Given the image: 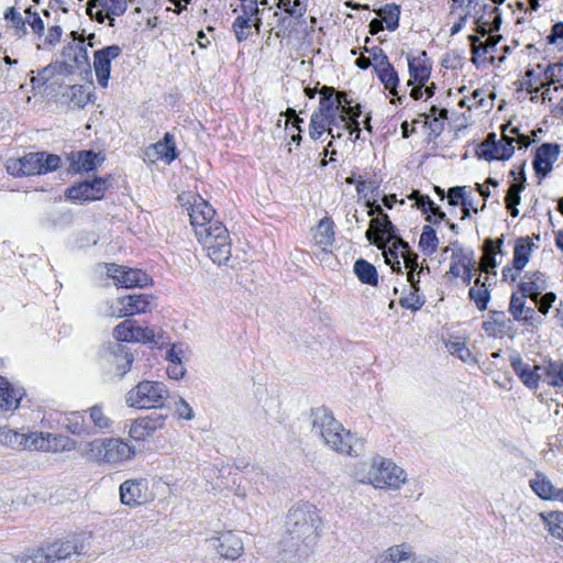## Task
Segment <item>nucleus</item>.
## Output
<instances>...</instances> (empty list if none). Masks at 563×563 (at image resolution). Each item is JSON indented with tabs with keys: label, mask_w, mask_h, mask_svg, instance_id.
I'll return each instance as SVG.
<instances>
[{
	"label": "nucleus",
	"mask_w": 563,
	"mask_h": 563,
	"mask_svg": "<svg viewBox=\"0 0 563 563\" xmlns=\"http://www.w3.org/2000/svg\"><path fill=\"white\" fill-rule=\"evenodd\" d=\"M71 169L77 173L90 172L103 161L98 154L91 151H80L70 156Z\"/></svg>",
	"instance_id": "nucleus-34"
},
{
	"label": "nucleus",
	"mask_w": 563,
	"mask_h": 563,
	"mask_svg": "<svg viewBox=\"0 0 563 563\" xmlns=\"http://www.w3.org/2000/svg\"><path fill=\"white\" fill-rule=\"evenodd\" d=\"M167 416L154 415L134 420L129 430L131 439L143 442L153 437L154 433L164 428Z\"/></svg>",
	"instance_id": "nucleus-21"
},
{
	"label": "nucleus",
	"mask_w": 563,
	"mask_h": 563,
	"mask_svg": "<svg viewBox=\"0 0 563 563\" xmlns=\"http://www.w3.org/2000/svg\"><path fill=\"white\" fill-rule=\"evenodd\" d=\"M120 501L128 507H139L152 503L156 495L145 478L124 481L119 487Z\"/></svg>",
	"instance_id": "nucleus-9"
},
{
	"label": "nucleus",
	"mask_w": 563,
	"mask_h": 563,
	"mask_svg": "<svg viewBox=\"0 0 563 563\" xmlns=\"http://www.w3.org/2000/svg\"><path fill=\"white\" fill-rule=\"evenodd\" d=\"M501 244L503 239L486 240L484 244V255L481 260L479 269L487 274L490 273V269H494L497 266L496 254L501 253Z\"/></svg>",
	"instance_id": "nucleus-37"
},
{
	"label": "nucleus",
	"mask_w": 563,
	"mask_h": 563,
	"mask_svg": "<svg viewBox=\"0 0 563 563\" xmlns=\"http://www.w3.org/2000/svg\"><path fill=\"white\" fill-rule=\"evenodd\" d=\"M209 230L198 233V242L207 256L217 265H228L232 254V241L228 229L222 223H214Z\"/></svg>",
	"instance_id": "nucleus-5"
},
{
	"label": "nucleus",
	"mask_w": 563,
	"mask_h": 563,
	"mask_svg": "<svg viewBox=\"0 0 563 563\" xmlns=\"http://www.w3.org/2000/svg\"><path fill=\"white\" fill-rule=\"evenodd\" d=\"M24 395L22 387L14 386L5 377L0 376V410H16Z\"/></svg>",
	"instance_id": "nucleus-27"
},
{
	"label": "nucleus",
	"mask_w": 563,
	"mask_h": 563,
	"mask_svg": "<svg viewBox=\"0 0 563 563\" xmlns=\"http://www.w3.org/2000/svg\"><path fill=\"white\" fill-rule=\"evenodd\" d=\"M151 298L146 295H129L118 298L110 307L114 318L131 317L151 310Z\"/></svg>",
	"instance_id": "nucleus-15"
},
{
	"label": "nucleus",
	"mask_w": 563,
	"mask_h": 563,
	"mask_svg": "<svg viewBox=\"0 0 563 563\" xmlns=\"http://www.w3.org/2000/svg\"><path fill=\"white\" fill-rule=\"evenodd\" d=\"M25 450L47 452V432H32L26 434Z\"/></svg>",
	"instance_id": "nucleus-57"
},
{
	"label": "nucleus",
	"mask_w": 563,
	"mask_h": 563,
	"mask_svg": "<svg viewBox=\"0 0 563 563\" xmlns=\"http://www.w3.org/2000/svg\"><path fill=\"white\" fill-rule=\"evenodd\" d=\"M369 216L377 213L378 216L371 220V224L368 230L366 231L367 240L382 247L383 242H394L396 239H400L396 234V229L394 224L390 222L387 214L383 212V209L379 205H373Z\"/></svg>",
	"instance_id": "nucleus-12"
},
{
	"label": "nucleus",
	"mask_w": 563,
	"mask_h": 563,
	"mask_svg": "<svg viewBox=\"0 0 563 563\" xmlns=\"http://www.w3.org/2000/svg\"><path fill=\"white\" fill-rule=\"evenodd\" d=\"M321 99L319 110L313 112L310 119L309 124V136L312 140H319L324 132L334 139L341 137V133H334L333 128L331 126L334 120L332 115L333 110V101L332 95H334V89L330 87H323L321 90Z\"/></svg>",
	"instance_id": "nucleus-7"
},
{
	"label": "nucleus",
	"mask_w": 563,
	"mask_h": 563,
	"mask_svg": "<svg viewBox=\"0 0 563 563\" xmlns=\"http://www.w3.org/2000/svg\"><path fill=\"white\" fill-rule=\"evenodd\" d=\"M187 196V203H189L188 216L196 238H198L200 231H208L209 227H214V223H221L214 220L216 211L207 200L198 195L189 194Z\"/></svg>",
	"instance_id": "nucleus-11"
},
{
	"label": "nucleus",
	"mask_w": 563,
	"mask_h": 563,
	"mask_svg": "<svg viewBox=\"0 0 563 563\" xmlns=\"http://www.w3.org/2000/svg\"><path fill=\"white\" fill-rule=\"evenodd\" d=\"M377 15L380 16V20L386 23V27L390 31H394L398 27L399 7L396 4H386L376 11Z\"/></svg>",
	"instance_id": "nucleus-50"
},
{
	"label": "nucleus",
	"mask_w": 563,
	"mask_h": 563,
	"mask_svg": "<svg viewBox=\"0 0 563 563\" xmlns=\"http://www.w3.org/2000/svg\"><path fill=\"white\" fill-rule=\"evenodd\" d=\"M211 541L219 555L227 560H236L244 551L242 539L233 531L221 532Z\"/></svg>",
	"instance_id": "nucleus-22"
},
{
	"label": "nucleus",
	"mask_w": 563,
	"mask_h": 563,
	"mask_svg": "<svg viewBox=\"0 0 563 563\" xmlns=\"http://www.w3.org/2000/svg\"><path fill=\"white\" fill-rule=\"evenodd\" d=\"M107 449L108 438H97L84 442L79 451L81 457L85 460L91 463L106 464V456L108 455Z\"/></svg>",
	"instance_id": "nucleus-29"
},
{
	"label": "nucleus",
	"mask_w": 563,
	"mask_h": 563,
	"mask_svg": "<svg viewBox=\"0 0 563 563\" xmlns=\"http://www.w3.org/2000/svg\"><path fill=\"white\" fill-rule=\"evenodd\" d=\"M106 464L120 466L130 462L136 454L135 446L121 438H108Z\"/></svg>",
	"instance_id": "nucleus-23"
},
{
	"label": "nucleus",
	"mask_w": 563,
	"mask_h": 563,
	"mask_svg": "<svg viewBox=\"0 0 563 563\" xmlns=\"http://www.w3.org/2000/svg\"><path fill=\"white\" fill-rule=\"evenodd\" d=\"M510 365L523 385L529 388H537L539 386L541 382V371L538 369L539 365H530L523 362L519 354L510 356Z\"/></svg>",
	"instance_id": "nucleus-24"
},
{
	"label": "nucleus",
	"mask_w": 563,
	"mask_h": 563,
	"mask_svg": "<svg viewBox=\"0 0 563 563\" xmlns=\"http://www.w3.org/2000/svg\"><path fill=\"white\" fill-rule=\"evenodd\" d=\"M376 73L385 88L388 89L391 95L398 96L397 84L399 79L393 65L389 63L388 65L377 68Z\"/></svg>",
	"instance_id": "nucleus-48"
},
{
	"label": "nucleus",
	"mask_w": 563,
	"mask_h": 563,
	"mask_svg": "<svg viewBox=\"0 0 563 563\" xmlns=\"http://www.w3.org/2000/svg\"><path fill=\"white\" fill-rule=\"evenodd\" d=\"M106 268L108 277H110L114 285L119 287H143L150 282L148 275L140 269L119 266L115 264H108L106 265Z\"/></svg>",
	"instance_id": "nucleus-16"
},
{
	"label": "nucleus",
	"mask_w": 563,
	"mask_h": 563,
	"mask_svg": "<svg viewBox=\"0 0 563 563\" xmlns=\"http://www.w3.org/2000/svg\"><path fill=\"white\" fill-rule=\"evenodd\" d=\"M122 48L119 45H110L93 53V69L97 81L102 87L108 86L111 73V60L119 57Z\"/></svg>",
	"instance_id": "nucleus-18"
},
{
	"label": "nucleus",
	"mask_w": 563,
	"mask_h": 563,
	"mask_svg": "<svg viewBox=\"0 0 563 563\" xmlns=\"http://www.w3.org/2000/svg\"><path fill=\"white\" fill-rule=\"evenodd\" d=\"M408 67L410 79L408 85L418 82L424 85L430 77V66L427 64L426 52H420L417 56H408Z\"/></svg>",
	"instance_id": "nucleus-31"
},
{
	"label": "nucleus",
	"mask_w": 563,
	"mask_h": 563,
	"mask_svg": "<svg viewBox=\"0 0 563 563\" xmlns=\"http://www.w3.org/2000/svg\"><path fill=\"white\" fill-rule=\"evenodd\" d=\"M63 426L68 432L75 435L90 433V428L86 422L85 415L78 411L66 415Z\"/></svg>",
	"instance_id": "nucleus-43"
},
{
	"label": "nucleus",
	"mask_w": 563,
	"mask_h": 563,
	"mask_svg": "<svg viewBox=\"0 0 563 563\" xmlns=\"http://www.w3.org/2000/svg\"><path fill=\"white\" fill-rule=\"evenodd\" d=\"M399 303L402 308L417 311L424 305V298L419 294V288H411L410 292L402 297Z\"/></svg>",
	"instance_id": "nucleus-56"
},
{
	"label": "nucleus",
	"mask_w": 563,
	"mask_h": 563,
	"mask_svg": "<svg viewBox=\"0 0 563 563\" xmlns=\"http://www.w3.org/2000/svg\"><path fill=\"white\" fill-rule=\"evenodd\" d=\"M145 156L151 162L158 159L165 161L168 164L173 162L177 157L174 136L170 133H166L162 141L152 144L145 150Z\"/></svg>",
	"instance_id": "nucleus-26"
},
{
	"label": "nucleus",
	"mask_w": 563,
	"mask_h": 563,
	"mask_svg": "<svg viewBox=\"0 0 563 563\" xmlns=\"http://www.w3.org/2000/svg\"><path fill=\"white\" fill-rule=\"evenodd\" d=\"M547 40L549 44H554L561 49L563 48V22L553 24Z\"/></svg>",
	"instance_id": "nucleus-64"
},
{
	"label": "nucleus",
	"mask_w": 563,
	"mask_h": 563,
	"mask_svg": "<svg viewBox=\"0 0 563 563\" xmlns=\"http://www.w3.org/2000/svg\"><path fill=\"white\" fill-rule=\"evenodd\" d=\"M174 415L178 419L190 421L195 418V412L191 406L183 398L179 397L174 402Z\"/></svg>",
	"instance_id": "nucleus-60"
},
{
	"label": "nucleus",
	"mask_w": 563,
	"mask_h": 563,
	"mask_svg": "<svg viewBox=\"0 0 563 563\" xmlns=\"http://www.w3.org/2000/svg\"><path fill=\"white\" fill-rule=\"evenodd\" d=\"M332 101H333L332 115L334 117L335 112L339 111L340 109H342L341 114H340V120L343 122L344 128L351 129L352 124H354V129L351 130V133H353V131H356L357 133H360L358 123L356 121L351 123V122L346 121V117H345V115L358 117L361 114L360 106L357 104L354 110V108L351 106V101L347 99V95L345 92H338L335 98L332 97Z\"/></svg>",
	"instance_id": "nucleus-30"
},
{
	"label": "nucleus",
	"mask_w": 563,
	"mask_h": 563,
	"mask_svg": "<svg viewBox=\"0 0 563 563\" xmlns=\"http://www.w3.org/2000/svg\"><path fill=\"white\" fill-rule=\"evenodd\" d=\"M527 298H529V296L520 291L512 294L509 303V312L516 320L532 324L536 311L534 307L526 305Z\"/></svg>",
	"instance_id": "nucleus-32"
},
{
	"label": "nucleus",
	"mask_w": 563,
	"mask_h": 563,
	"mask_svg": "<svg viewBox=\"0 0 563 563\" xmlns=\"http://www.w3.org/2000/svg\"><path fill=\"white\" fill-rule=\"evenodd\" d=\"M439 245L435 231L430 225H424L419 240V247L427 255L433 254Z\"/></svg>",
	"instance_id": "nucleus-49"
},
{
	"label": "nucleus",
	"mask_w": 563,
	"mask_h": 563,
	"mask_svg": "<svg viewBox=\"0 0 563 563\" xmlns=\"http://www.w3.org/2000/svg\"><path fill=\"white\" fill-rule=\"evenodd\" d=\"M556 71H561V65H549L544 70V81L541 84L540 87L534 88V92H538L541 88L542 90V100H552V90L551 86H554V90L558 91L559 89H563V84L556 85Z\"/></svg>",
	"instance_id": "nucleus-40"
},
{
	"label": "nucleus",
	"mask_w": 563,
	"mask_h": 563,
	"mask_svg": "<svg viewBox=\"0 0 563 563\" xmlns=\"http://www.w3.org/2000/svg\"><path fill=\"white\" fill-rule=\"evenodd\" d=\"M354 477L358 483L376 489L398 490L406 483L407 473L391 460L377 455L358 464Z\"/></svg>",
	"instance_id": "nucleus-2"
},
{
	"label": "nucleus",
	"mask_w": 563,
	"mask_h": 563,
	"mask_svg": "<svg viewBox=\"0 0 563 563\" xmlns=\"http://www.w3.org/2000/svg\"><path fill=\"white\" fill-rule=\"evenodd\" d=\"M321 519L318 509L310 504L294 506L287 514L286 532L296 545L306 548L314 543Z\"/></svg>",
	"instance_id": "nucleus-3"
},
{
	"label": "nucleus",
	"mask_w": 563,
	"mask_h": 563,
	"mask_svg": "<svg viewBox=\"0 0 563 563\" xmlns=\"http://www.w3.org/2000/svg\"><path fill=\"white\" fill-rule=\"evenodd\" d=\"M515 143L528 147L531 140L529 136L520 134L518 128L504 126L501 140L493 142L489 148L484 151V155L489 159H508L514 154ZM484 146H488V144H484Z\"/></svg>",
	"instance_id": "nucleus-8"
},
{
	"label": "nucleus",
	"mask_w": 563,
	"mask_h": 563,
	"mask_svg": "<svg viewBox=\"0 0 563 563\" xmlns=\"http://www.w3.org/2000/svg\"><path fill=\"white\" fill-rule=\"evenodd\" d=\"M541 371V380L550 386L563 385V363L549 362L538 366Z\"/></svg>",
	"instance_id": "nucleus-38"
},
{
	"label": "nucleus",
	"mask_w": 563,
	"mask_h": 563,
	"mask_svg": "<svg viewBox=\"0 0 563 563\" xmlns=\"http://www.w3.org/2000/svg\"><path fill=\"white\" fill-rule=\"evenodd\" d=\"M56 74V67L48 65L44 67L42 70L37 73V75H33L31 77V84L33 88H38L44 86L47 81H49Z\"/></svg>",
	"instance_id": "nucleus-61"
},
{
	"label": "nucleus",
	"mask_w": 563,
	"mask_h": 563,
	"mask_svg": "<svg viewBox=\"0 0 563 563\" xmlns=\"http://www.w3.org/2000/svg\"><path fill=\"white\" fill-rule=\"evenodd\" d=\"M4 20L9 23V26L14 30L16 35L25 33L26 18H24L13 7L5 10Z\"/></svg>",
	"instance_id": "nucleus-52"
},
{
	"label": "nucleus",
	"mask_w": 563,
	"mask_h": 563,
	"mask_svg": "<svg viewBox=\"0 0 563 563\" xmlns=\"http://www.w3.org/2000/svg\"><path fill=\"white\" fill-rule=\"evenodd\" d=\"M89 413L90 421L95 426V428L99 430L109 429L112 424L111 419L104 413L103 408L101 406H92L87 410Z\"/></svg>",
	"instance_id": "nucleus-53"
},
{
	"label": "nucleus",
	"mask_w": 563,
	"mask_h": 563,
	"mask_svg": "<svg viewBox=\"0 0 563 563\" xmlns=\"http://www.w3.org/2000/svg\"><path fill=\"white\" fill-rule=\"evenodd\" d=\"M448 351L459 357L464 363H476L471 350L466 346L465 341L461 338L451 339L446 343Z\"/></svg>",
	"instance_id": "nucleus-47"
},
{
	"label": "nucleus",
	"mask_w": 563,
	"mask_h": 563,
	"mask_svg": "<svg viewBox=\"0 0 563 563\" xmlns=\"http://www.w3.org/2000/svg\"><path fill=\"white\" fill-rule=\"evenodd\" d=\"M1 441L11 448L25 450L27 439L25 433L4 430L1 432Z\"/></svg>",
	"instance_id": "nucleus-54"
},
{
	"label": "nucleus",
	"mask_w": 563,
	"mask_h": 563,
	"mask_svg": "<svg viewBox=\"0 0 563 563\" xmlns=\"http://www.w3.org/2000/svg\"><path fill=\"white\" fill-rule=\"evenodd\" d=\"M488 279V276L485 277V280H482L481 276H478L468 292L470 298L474 301L479 311L487 309V303L490 299Z\"/></svg>",
	"instance_id": "nucleus-35"
},
{
	"label": "nucleus",
	"mask_w": 563,
	"mask_h": 563,
	"mask_svg": "<svg viewBox=\"0 0 563 563\" xmlns=\"http://www.w3.org/2000/svg\"><path fill=\"white\" fill-rule=\"evenodd\" d=\"M533 243L530 238H520L516 241L512 263L517 268H523L529 262Z\"/></svg>",
	"instance_id": "nucleus-44"
},
{
	"label": "nucleus",
	"mask_w": 563,
	"mask_h": 563,
	"mask_svg": "<svg viewBox=\"0 0 563 563\" xmlns=\"http://www.w3.org/2000/svg\"><path fill=\"white\" fill-rule=\"evenodd\" d=\"M354 273L363 284L376 286L378 283V275L375 266L365 260H357L355 262Z\"/></svg>",
	"instance_id": "nucleus-45"
},
{
	"label": "nucleus",
	"mask_w": 563,
	"mask_h": 563,
	"mask_svg": "<svg viewBox=\"0 0 563 563\" xmlns=\"http://www.w3.org/2000/svg\"><path fill=\"white\" fill-rule=\"evenodd\" d=\"M47 452L51 453L70 452L78 449V442L64 434L47 432Z\"/></svg>",
	"instance_id": "nucleus-42"
},
{
	"label": "nucleus",
	"mask_w": 563,
	"mask_h": 563,
	"mask_svg": "<svg viewBox=\"0 0 563 563\" xmlns=\"http://www.w3.org/2000/svg\"><path fill=\"white\" fill-rule=\"evenodd\" d=\"M169 396L163 382L144 379L128 390L124 400L128 407L137 410L163 409Z\"/></svg>",
	"instance_id": "nucleus-4"
},
{
	"label": "nucleus",
	"mask_w": 563,
	"mask_h": 563,
	"mask_svg": "<svg viewBox=\"0 0 563 563\" xmlns=\"http://www.w3.org/2000/svg\"><path fill=\"white\" fill-rule=\"evenodd\" d=\"M547 288L544 275L540 272H529L519 284V291L529 298H537Z\"/></svg>",
	"instance_id": "nucleus-33"
},
{
	"label": "nucleus",
	"mask_w": 563,
	"mask_h": 563,
	"mask_svg": "<svg viewBox=\"0 0 563 563\" xmlns=\"http://www.w3.org/2000/svg\"><path fill=\"white\" fill-rule=\"evenodd\" d=\"M108 190L106 178H96L92 181H84L66 190L68 199L74 201H90L101 199Z\"/></svg>",
	"instance_id": "nucleus-19"
},
{
	"label": "nucleus",
	"mask_w": 563,
	"mask_h": 563,
	"mask_svg": "<svg viewBox=\"0 0 563 563\" xmlns=\"http://www.w3.org/2000/svg\"><path fill=\"white\" fill-rule=\"evenodd\" d=\"M478 2L482 9L474 18V31L482 36L497 32L501 25V14L498 7L485 0H478Z\"/></svg>",
	"instance_id": "nucleus-17"
},
{
	"label": "nucleus",
	"mask_w": 563,
	"mask_h": 563,
	"mask_svg": "<svg viewBox=\"0 0 563 563\" xmlns=\"http://www.w3.org/2000/svg\"><path fill=\"white\" fill-rule=\"evenodd\" d=\"M334 235V222L328 217L319 221L313 232L316 244L322 249H327L333 244Z\"/></svg>",
	"instance_id": "nucleus-36"
},
{
	"label": "nucleus",
	"mask_w": 563,
	"mask_h": 563,
	"mask_svg": "<svg viewBox=\"0 0 563 563\" xmlns=\"http://www.w3.org/2000/svg\"><path fill=\"white\" fill-rule=\"evenodd\" d=\"M529 487L540 499L547 501H555L561 488L554 485L551 478L542 472H537L529 479Z\"/></svg>",
	"instance_id": "nucleus-28"
},
{
	"label": "nucleus",
	"mask_w": 563,
	"mask_h": 563,
	"mask_svg": "<svg viewBox=\"0 0 563 563\" xmlns=\"http://www.w3.org/2000/svg\"><path fill=\"white\" fill-rule=\"evenodd\" d=\"M310 417L312 432L328 449L350 456H358L363 453L364 440L345 429L329 409L324 407L312 409Z\"/></svg>",
	"instance_id": "nucleus-1"
},
{
	"label": "nucleus",
	"mask_w": 563,
	"mask_h": 563,
	"mask_svg": "<svg viewBox=\"0 0 563 563\" xmlns=\"http://www.w3.org/2000/svg\"><path fill=\"white\" fill-rule=\"evenodd\" d=\"M261 24L262 21L260 18H255L253 20L250 19V16L239 15L232 24L236 41L241 43L247 40L251 35L252 26H254L255 30L260 32Z\"/></svg>",
	"instance_id": "nucleus-39"
},
{
	"label": "nucleus",
	"mask_w": 563,
	"mask_h": 563,
	"mask_svg": "<svg viewBox=\"0 0 563 563\" xmlns=\"http://www.w3.org/2000/svg\"><path fill=\"white\" fill-rule=\"evenodd\" d=\"M59 165V156L45 152L29 153L22 157L9 158L5 163L8 173L14 177L46 174L56 170Z\"/></svg>",
	"instance_id": "nucleus-6"
},
{
	"label": "nucleus",
	"mask_w": 563,
	"mask_h": 563,
	"mask_svg": "<svg viewBox=\"0 0 563 563\" xmlns=\"http://www.w3.org/2000/svg\"><path fill=\"white\" fill-rule=\"evenodd\" d=\"M539 518L544 525L548 532L558 539L563 540V512L562 511H549L540 512Z\"/></svg>",
	"instance_id": "nucleus-41"
},
{
	"label": "nucleus",
	"mask_w": 563,
	"mask_h": 563,
	"mask_svg": "<svg viewBox=\"0 0 563 563\" xmlns=\"http://www.w3.org/2000/svg\"><path fill=\"white\" fill-rule=\"evenodd\" d=\"M482 9L478 0H450L446 19L451 22L450 36L459 34L468 20L476 16Z\"/></svg>",
	"instance_id": "nucleus-13"
},
{
	"label": "nucleus",
	"mask_w": 563,
	"mask_h": 563,
	"mask_svg": "<svg viewBox=\"0 0 563 563\" xmlns=\"http://www.w3.org/2000/svg\"><path fill=\"white\" fill-rule=\"evenodd\" d=\"M560 154L559 145L544 143L536 153L533 159V167L537 175L542 177L547 176L552 170V165L558 159Z\"/></svg>",
	"instance_id": "nucleus-25"
},
{
	"label": "nucleus",
	"mask_w": 563,
	"mask_h": 563,
	"mask_svg": "<svg viewBox=\"0 0 563 563\" xmlns=\"http://www.w3.org/2000/svg\"><path fill=\"white\" fill-rule=\"evenodd\" d=\"M71 102L78 108H84L90 100V93L82 86L71 87Z\"/></svg>",
	"instance_id": "nucleus-63"
},
{
	"label": "nucleus",
	"mask_w": 563,
	"mask_h": 563,
	"mask_svg": "<svg viewBox=\"0 0 563 563\" xmlns=\"http://www.w3.org/2000/svg\"><path fill=\"white\" fill-rule=\"evenodd\" d=\"M393 243L395 249H399L405 267L411 271L417 269L418 255L410 250L409 244L402 239H396Z\"/></svg>",
	"instance_id": "nucleus-51"
},
{
	"label": "nucleus",
	"mask_w": 563,
	"mask_h": 563,
	"mask_svg": "<svg viewBox=\"0 0 563 563\" xmlns=\"http://www.w3.org/2000/svg\"><path fill=\"white\" fill-rule=\"evenodd\" d=\"M89 536L73 534L46 544L52 563L69 559L73 554L82 555L89 548Z\"/></svg>",
	"instance_id": "nucleus-10"
},
{
	"label": "nucleus",
	"mask_w": 563,
	"mask_h": 563,
	"mask_svg": "<svg viewBox=\"0 0 563 563\" xmlns=\"http://www.w3.org/2000/svg\"><path fill=\"white\" fill-rule=\"evenodd\" d=\"M555 299L556 295L554 292H547L542 297L538 296L537 298H531L534 302L533 307H537L542 314H547L549 312Z\"/></svg>",
	"instance_id": "nucleus-62"
},
{
	"label": "nucleus",
	"mask_w": 563,
	"mask_h": 563,
	"mask_svg": "<svg viewBox=\"0 0 563 563\" xmlns=\"http://www.w3.org/2000/svg\"><path fill=\"white\" fill-rule=\"evenodd\" d=\"M19 563H52L46 547L34 549L19 560Z\"/></svg>",
	"instance_id": "nucleus-58"
},
{
	"label": "nucleus",
	"mask_w": 563,
	"mask_h": 563,
	"mask_svg": "<svg viewBox=\"0 0 563 563\" xmlns=\"http://www.w3.org/2000/svg\"><path fill=\"white\" fill-rule=\"evenodd\" d=\"M523 189L522 184H511L506 196V207L512 217L518 216L517 206L520 203V191Z\"/></svg>",
	"instance_id": "nucleus-55"
},
{
	"label": "nucleus",
	"mask_w": 563,
	"mask_h": 563,
	"mask_svg": "<svg viewBox=\"0 0 563 563\" xmlns=\"http://www.w3.org/2000/svg\"><path fill=\"white\" fill-rule=\"evenodd\" d=\"M95 8H102L108 14L122 15L128 8L126 0H89V11Z\"/></svg>",
	"instance_id": "nucleus-46"
},
{
	"label": "nucleus",
	"mask_w": 563,
	"mask_h": 563,
	"mask_svg": "<svg viewBox=\"0 0 563 563\" xmlns=\"http://www.w3.org/2000/svg\"><path fill=\"white\" fill-rule=\"evenodd\" d=\"M113 336L122 342L156 343V336H159V333L153 328L141 327L134 320L126 319L115 325Z\"/></svg>",
	"instance_id": "nucleus-14"
},
{
	"label": "nucleus",
	"mask_w": 563,
	"mask_h": 563,
	"mask_svg": "<svg viewBox=\"0 0 563 563\" xmlns=\"http://www.w3.org/2000/svg\"><path fill=\"white\" fill-rule=\"evenodd\" d=\"M373 563H423L417 556V553L412 545L409 543L402 542L399 544H394L388 547L387 549L378 552L374 559Z\"/></svg>",
	"instance_id": "nucleus-20"
},
{
	"label": "nucleus",
	"mask_w": 563,
	"mask_h": 563,
	"mask_svg": "<svg viewBox=\"0 0 563 563\" xmlns=\"http://www.w3.org/2000/svg\"><path fill=\"white\" fill-rule=\"evenodd\" d=\"M383 250L386 263L391 266L394 271H400V251L394 247L393 242H383L380 247Z\"/></svg>",
	"instance_id": "nucleus-59"
}]
</instances>
